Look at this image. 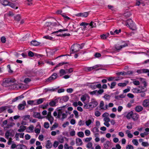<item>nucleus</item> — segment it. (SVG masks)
<instances>
[{
	"instance_id": "obj_1",
	"label": "nucleus",
	"mask_w": 149,
	"mask_h": 149,
	"mask_svg": "<svg viewBox=\"0 0 149 149\" xmlns=\"http://www.w3.org/2000/svg\"><path fill=\"white\" fill-rule=\"evenodd\" d=\"M66 107V105L63 106L59 107L57 108L56 110L58 112L57 118H60L62 120H63L65 118H66L68 115V111H66L65 113H63L62 110L63 109V108H65Z\"/></svg>"
},
{
	"instance_id": "obj_2",
	"label": "nucleus",
	"mask_w": 149,
	"mask_h": 149,
	"mask_svg": "<svg viewBox=\"0 0 149 149\" xmlns=\"http://www.w3.org/2000/svg\"><path fill=\"white\" fill-rule=\"evenodd\" d=\"M82 49V47H81L80 45L77 44H74L72 46L71 50L72 53H74L78 52L80 49Z\"/></svg>"
},
{
	"instance_id": "obj_3",
	"label": "nucleus",
	"mask_w": 149,
	"mask_h": 149,
	"mask_svg": "<svg viewBox=\"0 0 149 149\" xmlns=\"http://www.w3.org/2000/svg\"><path fill=\"white\" fill-rule=\"evenodd\" d=\"M126 25L128 26L132 30H135L136 29V26L132 19H128L126 22Z\"/></svg>"
},
{
	"instance_id": "obj_4",
	"label": "nucleus",
	"mask_w": 149,
	"mask_h": 149,
	"mask_svg": "<svg viewBox=\"0 0 149 149\" xmlns=\"http://www.w3.org/2000/svg\"><path fill=\"white\" fill-rule=\"evenodd\" d=\"M127 44L126 43H125L124 44L122 45H119L118 44L116 45H115L114 47L116 50L119 51L123 48L127 47Z\"/></svg>"
},
{
	"instance_id": "obj_5",
	"label": "nucleus",
	"mask_w": 149,
	"mask_h": 149,
	"mask_svg": "<svg viewBox=\"0 0 149 149\" xmlns=\"http://www.w3.org/2000/svg\"><path fill=\"white\" fill-rule=\"evenodd\" d=\"M57 74L56 73H54L46 80V81L47 82H50L52 80L56 79L57 77Z\"/></svg>"
},
{
	"instance_id": "obj_6",
	"label": "nucleus",
	"mask_w": 149,
	"mask_h": 149,
	"mask_svg": "<svg viewBox=\"0 0 149 149\" xmlns=\"http://www.w3.org/2000/svg\"><path fill=\"white\" fill-rule=\"evenodd\" d=\"M12 81L11 79H7L3 80L2 85L3 86H7L9 85V84L11 83Z\"/></svg>"
},
{
	"instance_id": "obj_7",
	"label": "nucleus",
	"mask_w": 149,
	"mask_h": 149,
	"mask_svg": "<svg viewBox=\"0 0 149 149\" xmlns=\"http://www.w3.org/2000/svg\"><path fill=\"white\" fill-rule=\"evenodd\" d=\"M89 103L92 108L95 107L98 104L97 102L94 99H92Z\"/></svg>"
},
{
	"instance_id": "obj_8",
	"label": "nucleus",
	"mask_w": 149,
	"mask_h": 149,
	"mask_svg": "<svg viewBox=\"0 0 149 149\" xmlns=\"http://www.w3.org/2000/svg\"><path fill=\"white\" fill-rule=\"evenodd\" d=\"M26 105V102L24 100L22 102V103L19 104L18 106V109L20 110H22L24 108Z\"/></svg>"
},
{
	"instance_id": "obj_9",
	"label": "nucleus",
	"mask_w": 149,
	"mask_h": 149,
	"mask_svg": "<svg viewBox=\"0 0 149 149\" xmlns=\"http://www.w3.org/2000/svg\"><path fill=\"white\" fill-rule=\"evenodd\" d=\"M58 100L57 99H55L51 101L49 103V105L52 107H55L56 106V104L58 103Z\"/></svg>"
},
{
	"instance_id": "obj_10",
	"label": "nucleus",
	"mask_w": 149,
	"mask_h": 149,
	"mask_svg": "<svg viewBox=\"0 0 149 149\" xmlns=\"http://www.w3.org/2000/svg\"><path fill=\"white\" fill-rule=\"evenodd\" d=\"M88 15V13L87 12H86L83 13H78L76 15V16L77 17H87Z\"/></svg>"
},
{
	"instance_id": "obj_11",
	"label": "nucleus",
	"mask_w": 149,
	"mask_h": 149,
	"mask_svg": "<svg viewBox=\"0 0 149 149\" xmlns=\"http://www.w3.org/2000/svg\"><path fill=\"white\" fill-rule=\"evenodd\" d=\"M13 132V131L12 130H10L7 131L5 134L6 138L8 139L10 136L12 135V133Z\"/></svg>"
},
{
	"instance_id": "obj_12",
	"label": "nucleus",
	"mask_w": 149,
	"mask_h": 149,
	"mask_svg": "<svg viewBox=\"0 0 149 149\" xmlns=\"http://www.w3.org/2000/svg\"><path fill=\"white\" fill-rule=\"evenodd\" d=\"M12 106L11 105H7L2 106L0 107V113L4 111L9 108H10Z\"/></svg>"
},
{
	"instance_id": "obj_13",
	"label": "nucleus",
	"mask_w": 149,
	"mask_h": 149,
	"mask_svg": "<svg viewBox=\"0 0 149 149\" xmlns=\"http://www.w3.org/2000/svg\"><path fill=\"white\" fill-rule=\"evenodd\" d=\"M34 127L32 125H30L29 127L26 128V131L28 133H31L33 132Z\"/></svg>"
},
{
	"instance_id": "obj_14",
	"label": "nucleus",
	"mask_w": 149,
	"mask_h": 149,
	"mask_svg": "<svg viewBox=\"0 0 149 149\" xmlns=\"http://www.w3.org/2000/svg\"><path fill=\"white\" fill-rule=\"evenodd\" d=\"M142 105L144 107H149V100L145 99L144 100L143 102Z\"/></svg>"
},
{
	"instance_id": "obj_15",
	"label": "nucleus",
	"mask_w": 149,
	"mask_h": 149,
	"mask_svg": "<svg viewBox=\"0 0 149 149\" xmlns=\"http://www.w3.org/2000/svg\"><path fill=\"white\" fill-rule=\"evenodd\" d=\"M136 72L139 74H141L142 73H146L149 72V70L147 69L138 70H137Z\"/></svg>"
},
{
	"instance_id": "obj_16",
	"label": "nucleus",
	"mask_w": 149,
	"mask_h": 149,
	"mask_svg": "<svg viewBox=\"0 0 149 149\" xmlns=\"http://www.w3.org/2000/svg\"><path fill=\"white\" fill-rule=\"evenodd\" d=\"M76 143L77 146H80L82 145L83 142L80 138H77L76 139Z\"/></svg>"
},
{
	"instance_id": "obj_17",
	"label": "nucleus",
	"mask_w": 149,
	"mask_h": 149,
	"mask_svg": "<svg viewBox=\"0 0 149 149\" xmlns=\"http://www.w3.org/2000/svg\"><path fill=\"white\" fill-rule=\"evenodd\" d=\"M45 146L46 148L47 149L50 148L52 147V144L49 140H48L47 141Z\"/></svg>"
},
{
	"instance_id": "obj_18",
	"label": "nucleus",
	"mask_w": 149,
	"mask_h": 149,
	"mask_svg": "<svg viewBox=\"0 0 149 149\" xmlns=\"http://www.w3.org/2000/svg\"><path fill=\"white\" fill-rule=\"evenodd\" d=\"M9 2L7 0H0V3L5 6H8Z\"/></svg>"
},
{
	"instance_id": "obj_19",
	"label": "nucleus",
	"mask_w": 149,
	"mask_h": 149,
	"mask_svg": "<svg viewBox=\"0 0 149 149\" xmlns=\"http://www.w3.org/2000/svg\"><path fill=\"white\" fill-rule=\"evenodd\" d=\"M26 127L23 125H22L20 126L19 129L17 130L19 132H23L26 129Z\"/></svg>"
},
{
	"instance_id": "obj_20",
	"label": "nucleus",
	"mask_w": 149,
	"mask_h": 149,
	"mask_svg": "<svg viewBox=\"0 0 149 149\" xmlns=\"http://www.w3.org/2000/svg\"><path fill=\"white\" fill-rule=\"evenodd\" d=\"M139 117V115L136 113H133V114L132 115V119L134 120H137Z\"/></svg>"
},
{
	"instance_id": "obj_21",
	"label": "nucleus",
	"mask_w": 149,
	"mask_h": 149,
	"mask_svg": "<svg viewBox=\"0 0 149 149\" xmlns=\"http://www.w3.org/2000/svg\"><path fill=\"white\" fill-rule=\"evenodd\" d=\"M33 116L34 117L38 118L39 119H42V117L40 114V113L38 112H35L33 114Z\"/></svg>"
},
{
	"instance_id": "obj_22",
	"label": "nucleus",
	"mask_w": 149,
	"mask_h": 149,
	"mask_svg": "<svg viewBox=\"0 0 149 149\" xmlns=\"http://www.w3.org/2000/svg\"><path fill=\"white\" fill-rule=\"evenodd\" d=\"M94 120L93 118L89 119L86 121V123L87 126H89L91 123H93Z\"/></svg>"
},
{
	"instance_id": "obj_23",
	"label": "nucleus",
	"mask_w": 149,
	"mask_h": 149,
	"mask_svg": "<svg viewBox=\"0 0 149 149\" xmlns=\"http://www.w3.org/2000/svg\"><path fill=\"white\" fill-rule=\"evenodd\" d=\"M143 109V107L141 106H137L135 109L136 111L137 112H139L141 111Z\"/></svg>"
},
{
	"instance_id": "obj_24",
	"label": "nucleus",
	"mask_w": 149,
	"mask_h": 149,
	"mask_svg": "<svg viewBox=\"0 0 149 149\" xmlns=\"http://www.w3.org/2000/svg\"><path fill=\"white\" fill-rule=\"evenodd\" d=\"M104 102L103 101H101L100 104V108L102 109L106 110L107 109V107H104Z\"/></svg>"
},
{
	"instance_id": "obj_25",
	"label": "nucleus",
	"mask_w": 149,
	"mask_h": 149,
	"mask_svg": "<svg viewBox=\"0 0 149 149\" xmlns=\"http://www.w3.org/2000/svg\"><path fill=\"white\" fill-rule=\"evenodd\" d=\"M31 44L33 46H37L40 45L39 42L37 41L36 40H33L31 42Z\"/></svg>"
},
{
	"instance_id": "obj_26",
	"label": "nucleus",
	"mask_w": 149,
	"mask_h": 149,
	"mask_svg": "<svg viewBox=\"0 0 149 149\" xmlns=\"http://www.w3.org/2000/svg\"><path fill=\"white\" fill-rule=\"evenodd\" d=\"M132 91L133 93H141V90H140V89L139 88H133L132 90Z\"/></svg>"
},
{
	"instance_id": "obj_27",
	"label": "nucleus",
	"mask_w": 149,
	"mask_h": 149,
	"mask_svg": "<svg viewBox=\"0 0 149 149\" xmlns=\"http://www.w3.org/2000/svg\"><path fill=\"white\" fill-rule=\"evenodd\" d=\"M133 113L132 111H131L127 114L126 117L128 119H130L132 118Z\"/></svg>"
},
{
	"instance_id": "obj_28",
	"label": "nucleus",
	"mask_w": 149,
	"mask_h": 149,
	"mask_svg": "<svg viewBox=\"0 0 149 149\" xmlns=\"http://www.w3.org/2000/svg\"><path fill=\"white\" fill-rule=\"evenodd\" d=\"M44 100V98H40L38 99L37 100L36 104H34L38 105L41 104L43 102Z\"/></svg>"
},
{
	"instance_id": "obj_29",
	"label": "nucleus",
	"mask_w": 149,
	"mask_h": 149,
	"mask_svg": "<svg viewBox=\"0 0 149 149\" xmlns=\"http://www.w3.org/2000/svg\"><path fill=\"white\" fill-rule=\"evenodd\" d=\"M109 35V33H107L106 34H103L101 35L100 36V37L102 39H106L108 37Z\"/></svg>"
},
{
	"instance_id": "obj_30",
	"label": "nucleus",
	"mask_w": 149,
	"mask_h": 149,
	"mask_svg": "<svg viewBox=\"0 0 149 149\" xmlns=\"http://www.w3.org/2000/svg\"><path fill=\"white\" fill-rule=\"evenodd\" d=\"M89 24L91 28H95L96 26V23L95 22L93 21H91Z\"/></svg>"
},
{
	"instance_id": "obj_31",
	"label": "nucleus",
	"mask_w": 149,
	"mask_h": 149,
	"mask_svg": "<svg viewBox=\"0 0 149 149\" xmlns=\"http://www.w3.org/2000/svg\"><path fill=\"white\" fill-rule=\"evenodd\" d=\"M69 27L70 28L75 29L76 28V26L75 24L73 23H70L68 25Z\"/></svg>"
},
{
	"instance_id": "obj_32",
	"label": "nucleus",
	"mask_w": 149,
	"mask_h": 149,
	"mask_svg": "<svg viewBox=\"0 0 149 149\" xmlns=\"http://www.w3.org/2000/svg\"><path fill=\"white\" fill-rule=\"evenodd\" d=\"M8 6H10L12 8H15V9H17L18 8L17 7H15V5L13 3L10 2H9V3L8 4Z\"/></svg>"
},
{
	"instance_id": "obj_33",
	"label": "nucleus",
	"mask_w": 149,
	"mask_h": 149,
	"mask_svg": "<svg viewBox=\"0 0 149 149\" xmlns=\"http://www.w3.org/2000/svg\"><path fill=\"white\" fill-rule=\"evenodd\" d=\"M47 118L48 120L50 121V123L52 124L53 122L54 118L52 116H50V117H47Z\"/></svg>"
},
{
	"instance_id": "obj_34",
	"label": "nucleus",
	"mask_w": 149,
	"mask_h": 149,
	"mask_svg": "<svg viewBox=\"0 0 149 149\" xmlns=\"http://www.w3.org/2000/svg\"><path fill=\"white\" fill-rule=\"evenodd\" d=\"M67 73L65 70L63 69H61L59 71V73L60 74V76H62L64 74Z\"/></svg>"
},
{
	"instance_id": "obj_35",
	"label": "nucleus",
	"mask_w": 149,
	"mask_h": 149,
	"mask_svg": "<svg viewBox=\"0 0 149 149\" xmlns=\"http://www.w3.org/2000/svg\"><path fill=\"white\" fill-rule=\"evenodd\" d=\"M65 149H73V148L72 146H68V145L67 143L65 144L64 145Z\"/></svg>"
},
{
	"instance_id": "obj_36",
	"label": "nucleus",
	"mask_w": 149,
	"mask_h": 149,
	"mask_svg": "<svg viewBox=\"0 0 149 149\" xmlns=\"http://www.w3.org/2000/svg\"><path fill=\"white\" fill-rule=\"evenodd\" d=\"M109 141H106V143L104 144V146L105 149H108V148L109 147Z\"/></svg>"
},
{
	"instance_id": "obj_37",
	"label": "nucleus",
	"mask_w": 149,
	"mask_h": 149,
	"mask_svg": "<svg viewBox=\"0 0 149 149\" xmlns=\"http://www.w3.org/2000/svg\"><path fill=\"white\" fill-rule=\"evenodd\" d=\"M68 31V29H60L58 31H54V32L52 33V34H54V33H58L59 32H62V31Z\"/></svg>"
},
{
	"instance_id": "obj_38",
	"label": "nucleus",
	"mask_w": 149,
	"mask_h": 149,
	"mask_svg": "<svg viewBox=\"0 0 149 149\" xmlns=\"http://www.w3.org/2000/svg\"><path fill=\"white\" fill-rule=\"evenodd\" d=\"M103 98L105 99L106 100H109L110 98V96L108 94H106L103 97Z\"/></svg>"
},
{
	"instance_id": "obj_39",
	"label": "nucleus",
	"mask_w": 149,
	"mask_h": 149,
	"mask_svg": "<svg viewBox=\"0 0 149 149\" xmlns=\"http://www.w3.org/2000/svg\"><path fill=\"white\" fill-rule=\"evenodd\" d=\"M116 84V82H113L111 83L110 86V88L112 89L114 88Z\"/></svg>"
},
{
	"instance_id": "obj_40",
	"label": "nucleus",
	"mask_w": 149,
	"mask_h": 149,
	"mask_svg": "<svg viewBox=\"0 0 149 149\" xmlns=\"http://www.w3.org/2000/svg\"><path fill=\"white\" fill-rule=\"evenodd\" d=\"M139 87L140 88V90H141V92H146L147 91V88L146 87L145 88L144 86H139Z\"/></svg>"
},
{
	"instance_id": "obj_41",
	"label": "nucleus",
	"mask_w": 149,
	"mask_h": 149,
	"mask_svg": "<svg viewBox=\"0 0 149 149\" xmlns=\"http://www.w3.org/2000/svg\"><path fill=\"white\" fill-rule=\"evenodd\" d=\"M77 134L79 137H83L84 136V133L82 132H78Z\"/></svg>"
},
{
	"instance_id": "obj_42",
	"label": "nucleus",
	"mask_w": 149,
	"mask_h": 149,
	"mask_svg": "<svg viewBox=\"0 0 149 149\" xmlns=\"http://www.w3.org/2000/svg\"><path fill=\"white\" fill-rule=\"evenodd\" d=\"M132 142L135 146H138L139 144L137 140L136 139H133L132 140Z\"/></svg>"
},
{
	"instance_id": "obj_43",
	"label": "nucleus",
	"mask_w": 149,
	"mask_h": 149,
	"mask_svg": "<svg viewBox=\"0 0 149 149\" xmlns=\"http://www.w3.org/2000/svg\"><path fill=\"white\" fill-rule=\"evenodd\" d=\"M102 65L100 64L96 65L92 67L93 69H96L98 68H102Z\"/></svg>"
},
{
	"instance_id": "obj_44",
	"label": "nucleus",
	"mask_w": 149,
	"mask_h": 149,
	"mask_svg": "<svg viewBox=\"0 0 149 149\" xmlns=\"http://www.w3.org/2000/svg\"><path fill=\"white\" fill-rule=\"evenodd\" d=\"M49 124L48 122H45L44 123V127L45 128L47 129L49 128Z\"/></svg>"
},
{
	"instance_id": "obj_45",
	"label": "nucleus",
	"mask_w": 149,
	"mask_h": 149,
	"mask_svg": "<svg viewBox=\"0 0 149 149\" xmlns=\"http://www.w3.org/2000/svg\"><path fill=\"white\" fill-rule=\"evenodd\" d=\"M58 126V125L56 123H55L54 124L52 127H51V130H53L54 129L56 128Z\"/></svg>"
},
{
	"instance_id": "obj_46",
	"label": "nucleus",
	"mask_w": 149,
	"mask_h": 149,
	"mask_svg": "<svg viewBox=\"0 0 149 149\" xmlns=\"http://www.w3.org/2000/svg\"><path fill=\"white\" fill-rule=\"evenodd\" d=\"M127 85V83H120L118 84V86L121 87L125 86Z\"/></svg>"
},
{
	"instance_id": "obj_47",
	"label": "nucleus",
	"mask_w": 149,
	"mask_h": 149,
	"mask_svg": "<svg viewBox=\"0 0 149 149\" xmlns=\"http://www.w3.org/2000/svg\"><path fill=\"white\" fill-rule=\"evenodd\" d=\"M84 108L85 109H89L90 108H92L89 103L86 104L84 105Z\"/></svg>"
},
{
	"instance_id": "obj_48",
	"label": "nucleus",
	"mask_w": 149,
	"mask_h": 149,
	"mask_svg": "<svg viewBox=\"0 0 149 149\" xmlns=\"http://www.w3.org/2000/svg\"><path fill=\"white\" fill-rule=\"evenodd\" d=\"M141 80L142 81L143 83V84L144 86L146 88L147 86V84L145 81V79L142 78H141Z\"/></svg>"
},
{
	"instance_id": "obj_49",
	"label": "nucleus",
	"mask_w": 149,
	"mask_h": 149,
	"mask_svg": "<svg viewBox=\"0 0 149 149\" xmlns=\"http://www.w3.org/2000/svg\"><path fill=\"white\" fill-rule=\"evenodd\" d=\"M89 24V23H88L86 22H81V24H80V25L81 26H84V29H86V26H87Z\"/></svg>"
},
{
	"instance_id": "obj_50",
	"label": "nucleus",
	"mask_w": 149,
	"mask_h": 149,
	"mask_svg": "<svg viewBox=\"0 0 149 149\" xmlns=\"http://www.w3.org/2000/svg\"><path fill=\"white\" fill-rule=\"evenodd\" d=\"M91 131L93 132V133L97 132L99 131L98 128L96 127H94L91 130Z\"/></svg>"
},
{
	"instance_id": "obj_51",
	"label": "nucleus",
	"mask_w": 149,
	"mask_h": 149,
	"mask_svg": "<svg viewBox=\"0 0 149 149\" xmlns=\"http://www.w3.org/2000/svg\"><path fill=\"white\" fill-rule=\"evenodd\" d=\"M85 133L87 136H89L91 134V132L89 130H87L85 131Z\"/></svg>"
},
{
	"instance_id": "obj_52",
	"label": "nucleus",
	"mask_w": 149,
	"mask_h": 149,
	"mask_svg": "<svg viewBox=\"0 0 149 149\" xmlns=\"http://www.w3.org/2000/svg\"><path fill=\"white\" fill-rule=\"evenodd\" d=\"M92 143L91 142H89L86 145V147L88 148H92Z\"/></svg>"
},
{
	"instance_id": "obj_53",
	"label": "nucleus",
	"mask_w": 149,
	"mask_h": 149,
	"mask_svg": "<svg viewBox=\"0 0 149 149\" xmlns=\"http://www.w3.org/2000/svg\"><path fill=\"white\" fill-rule=\"evenodd\" d=\"M59 130H57L56 131H52L51 132V135L52 136H55L56 135V133L59 134Z\"/></svg>"
},
{
	"instance_id": "obj_54",
	"label": "nucleus",
	"mask_w": 149,
	"mask_h": 149,
	"mask_svg": "<svg viewBox=\"0 0 149 149\" xmlns=\"http://www.w3.org/2000/svg\"><path fill=\"white\" fill-rule=\"evenodd\" d=\"M141 145L144 147H147L149 146V144L148 142H142Z\"/></svg>"
},
{
	"instance_id": "obj_55",
	"label": "nucleus",
	"mask_w": 149,
	"mask_h": 149,
	"mask_svg": "<svg viewBox=\"0 0 149 149\" xmlns=\"http://www.w3.org/2000/svg\"><path fill=\"white\" fill-rule=\"evenodd\" d=\"M145 132H143V133L146 136L148 134L149 132V128H147L145 129Z\"/></svg>"
},
{
	"instance_id": "obj_56",
	"label": "nucleus",
	"mask_w": 149,
	"mask_h": 149,
	"mask_svg": "<svg viewBox=\"0 0 149 149\" xmlns=\"http://www.w3.org/2000/svg\"><path fill=\"white\" fill-rule=\"evenodd\" d=\"M15 19L17 21H19L21 19V17L20 15H17L15 17Z\"/></svg>"
},
{
	"instance_id": "obj_57",
	"label": "nucleus",
	"mask_w": 149,
	"mask_h": 149,
	"mask_svg": "<svg viewBox=\"0 0 149 149\" xmlns=\"http://www.w3.org/2000/svg\"><path fill=\"white\" fill-rule=\"evenodd\" d=\"M70 35V34L69 33H64L63 34H60L58 35H57V36H69Z\"/></svg>"
},
{
	"instance_id": "obj_58",
	"label": "nucleus",
	"mask_w": 149,
	"mask_h": 149,
	"mask_svg": "<svg viewBox=\"0 0 149 149\" xmlns=\"http://www.w3.org/2000/svg\"><path fill=\"white\" fill-rule=\"evenodd\" d=\"M35 101L33 100H30L28 101H27V103L29 104L32 105H35V104H34V102Z\"/></svg>"
},
{
	"instance_id": "obj_59",
	"label": "nucleus",
	"mask_w": 149,
	"mask_h": 149,
	"mask_svg": "<svg viewBox=\"0 0 149 149\" xmlns=\"http://www.w3.org/2000/svg\"><path fill=\"white\" fill-rule=\"evenodd\" d=\"M133 84L135 85L138 86L139 85L140 83L138 81L135 80L133 81Z\"/></svg>"
},
{
	"instance_id": "obj_60",
	"label": "nucleus",
	"mask_w": 149,
	"mask_h": 149,
	"mask_svg": "<svg viewBox=\"0 0 149 149\" xmlns=\"http://www.w3.org/2000/svg\"><path fill=\"white\" fill-rule=\"evenodd\" d=\"M31 136L29 134H26L25 136V139L26 140H29L31 138Z\"/></svg>"
},
{
	"instance_id": "obj_61",
	"label": "nucleus",
	"mask_w": 149,
	"mask_h": 149,
	"mask_svg": "<svg viewBox=\"0 0 149 149\" xmlns=\"http://www.w3.org/2000/svg\"><path fill=\"white\" fill-rule=\"evenodd\" d=\"M58 145V141H55L54 143L53 146V147L55 148H56Z\"/></svg>"
},
{
	"instance_id": "obj_62",
	"label": "nucleus",
	"mask_w": 149,
	"mask_h": 149,
	"mask_svg": "<svg viewBox=\"0 0 149 149\" xmlns=\"http://www.w3.org/2000/svg\"><path fill=\"white\" fill-rule=\"evenodd\" d=\"M86 99V97L85 95H83L81 98V100L83 102H84L85 101Z\"/></svg>"
},
{
	"instance_id": "obj_63",
	"label": "nucleus",
	"mask_w": 149,
	"mask_h": 149,
	"mask_svg": "<svg viewBox=\"0 0 149 149\" xmlns=\"http://www.w3.org/2000/svg\"><path fill=\"white\" fill-rule=\"evenodd\" d=\"M103 120L104 122H110V119L109 117H105L103 119Z\"/></svg>"
},
{
	"instance_id": "obj_64",
	"label": "nucleus",
	"mask_w": 149,
	"mask_h": 149,
	"mask_svg": "<svg viewBox=\"0 0 149 149\" xmlns=\"http://www.w3.org/2000/svg\"><path fill=\"white\" fill-rule=\"evenodd\" d=\"M126 148V149H133L134 147L132 146L131 145H128L127 146Z\"/></svg>"
}]
</instances>
